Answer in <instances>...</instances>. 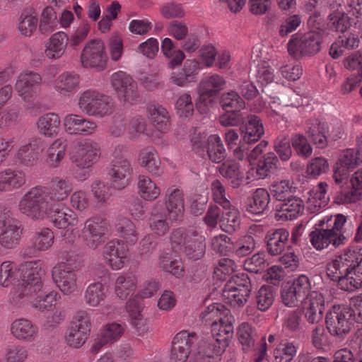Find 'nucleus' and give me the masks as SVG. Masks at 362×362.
I'll list each match as a JSON object with an SVG mask.
<instances>
[{
    "mask_svg": "<svg viewBox=\"0 0 362 362\" xmlns=\"http://www.w3.org/2000/svg\"><path fill=\"white\" fill-rule=\"evenodd\" d=\"M80 76L74 71H65L53 81V89L61 96L69 97L80 87Z\"/></svg>",
    "mask_w": 362,
    "mask_h": 362,
    "instance_id": "obj_26",
    "label": "nucleus"
},
{
    "mask_svg": "<svg viewBox=\"0 0 362 362\" xmlns=\"http://www.w3.org/2000/svg\"><path fill=\"white\" fill-rule=\"evenodd\" d=\"M327 132L326 124L319 119L310 118L306 121L305 134L317 148H325L327 146Z\"/></svg>",
    "mask_w": 362,
    "mask_h": 362,
    "instance_id": "obj_34",
    "label": "nucleus"
},
{
    "mask_svg": "<svg viewBox=\"0 0 362 362\" xmlns=\"http://www.w3.org/2000/svg\"><path fill=\"white\" fill-rule=\"evenodd\" d=\"M124 332V327L117 322L107 324L100 331L103 343L113 344L118 341Z\"/></svg>",
    "mask_w": 362,
    "mask_h": 362,
    "instance_id": "obj_60",
    "label": "nucleus"
},
{
    "mask_svg": "<svg viewBox=\"0 0 362 362\" xmlns=\"http://www.w3.org/2000/svg\"><path fill=\"white\" fill-rule=\"evenodd\" d=\"M165 210L170 219L175 221H180L183 216L185 210L182 191L175 186L168 187L165 193Z\"/></svg>",
    "mask_w": 362,
    "mask_h": 362,
    "instance_id": "obj_27",
    "label": "nucleus"
},
{
    "mask_svg": "<svg viewBox=\"0 0 362 362\" xmlns=\"http://www.w3.org/2000/svg\"><path fill=\"white\" fill-rule=\"evenodd\" d=\"M19 272V268L14 262H3L0 265V285L8 287L18 281Z\"/></svg>",
    "mask_w": 362,
    "mask_h": 362,
    "instance_id": "obj_54",
    "label": "nucleus"
},
{
    "mask_svg": "<svg viewBox=\"0 0 362 362\" xmlns=\"http://www.w3.org/2000/svg\"><path fill=\"white\" fill-rule=\"evenodd\" d=\"M68 147L67 139L64 137L56 139L46 151V163L52 167H58L64 158Z\"/></svg>",
    "mask_w": 362,
    "mask_h": 362,
    "instance_id": "obj_41",
    "label": "nucleus"
},
{
    "mask_svg": "<svg viewBox=\"0 0 362 362\" xmlns=\"http://www.w3.org/2000/svg\"><path fill=\"white\" fill-rule=\"evenodd\" d=\"M61 119L58 114L47 112L38 117L36 127L40 134L46 138L57 136L60 130Z\"/></svg>",
    "mask_w": 362,
    "mask_h": 362,
    "instance_id": "obj_33",
    "label": "nucleus"
},
{
    "mask_svg": "<svg viewBox=\"0 0 362 362\" xmlns=\"http://www.w3.org/2000/svg\"><path fill=\"white\" fill-rule=\"evenodd\" d=\"M279 159L274 152L267 153L258 161L257 175L259 179H264L277 168Z\"/></svg>",
    "mask_w": 362,
    "mask_h": 362,
    "instance_id": "obj_59",
    "label": "nucleus"
},
{
    "mask_svg": "<svg viewBox=\"0 0 362 362\" xmlns=\"http://www.w3.org/2000/svg\"><path fill=\"white\" fill-rule=\"evenodd\" d=\"M322 42L320 33L310 31L300 37L293 36L287 44L288 52L296 59L303 56H313L321 49Z\"/></svg>",
    "mask_w": 362,
    "mask_h": 362,
    "instance_id": "obj_13",
    "label": "nucleus"
},
{
    "mask_svg": "<svg viewBox=\"0 0 362 362\" xmlns=\"http://www.w3.org/2000/svg\"><path fill=\"white\" fill-rule=\"evenodd\" d=\"M244 130L243 141L247 144L255 143L264 135V128L262 119L255 115H249Z\"/></svg>",
    "mask_w": 362,
    "mask_h": 362,
    "instance_id": "obj_43",
    "label": "nucleus"
},
{
    "mask_svg": "<svg viewBox=\"0 0 362 362\" xmlns=\"http://www.w3.org/2000/svg\"><path fill=\"white\" fill-rule=\"evenodd\" d=\"M349 274L354 279H360L362 287V253L357 249H346L340 255Z\"/></svg>",
    "mask_w": 362,
    "mask_h": 362,
    "instance_id": "obj_37",
    "label": "nucleus"
},
{
    "mask_svg": "<svg viewBox=\"0 0 362 362\" xmlns=\"http://www.w3.org/2000/svg\"><path fill=\"white\" fill-rule=\"evenodd\" d=\"M346 218L342 214H337L334 220L332 216H325L319 221L317 226L310 235V241L317 250L328 248L336 249L345 244L346 237L342 233V228L346 223Z\"/></svg>",
    "mask_w": 362,
    "mask_h": 362,
    "instance_id": "obj_4",
    "label": "nucleus"
},
{
    "mask_svg": "<svg viewBox=\"0 0 362 362\" xmlns=\"http://www.w3.org/2000/svg\"><path fill=\"white\" fill-rule=\"evenodd\" d=\"M42 82V77L39 73L25 69L16 76L14 89L24 102L29 103L36 95Z\"/></svg>",
    "mask_w": 362,
    "mask_h": 362,
    "instance_id": "obj_17",
    "label": "nucleus"
},
{
    "mask_svg": "<svg viewBox=\"0 0 362 362\" xmlns=\"http://www.w3.org/2000/svg\"><path fill=\"white\" fill-rule=\"evenodd\" d=\"M108 289L100 281L90 284L86 288L83 300L90 307H98L107 297Z\"/></svg>",
    "mask_w": 362,
    "mask_h": 362,
    "instance_id": "obj_44",
    "label": "nucleus"
},
{
    "mask_svg": "<svg viewBox=\"0 0 362 362\" xmlns=\"http://www.w3.org/2000/svg\"><path fill=\"white\" fill-rule=\"evenodd\" d=\"M161 50L165 57L170 59L169 65L173 69L181 64L185 57L184 52L180 49H176L173 40L168 37L162 41Z\"/></svg>",
    "mask_w": 362,
    "mask_h": 362,
    "instance_id": "obj_56",
    "label": "nucleus"
},
{
    "mask_svg": "<svg viewBox=\"0 0 362 362\" xmlns=\"http://www.w3.org/2000/svg\"><path fill=\"white\" fill-rule=\"evenodd\" d=\"M136 187L139 195L145 201H153L160 194V189L157 184L145 175L138 176Z\"/></svg>",
    "mask_w": 362,
    "mask_h": 362,
    "instance_id": "obj_47",
    "label": "nucleus"
},
{
    "mask_svg": "<svg viewBox=\"0 0 362 362\" xmlns=\"http://www.w3.org/2000/svg\"><path fill=\"white\" fill-rule=\"evenodd\" d=\"M91 310H79L74 315L66 336L67 344L81 348L88 340L91 332Z\"/></svg>",
    "mask_w": 362,
    "mask_h": 362,
    "instance_id": "obj_9",
    "label": "nucleus"
},
{
    "mask_svg": "<svg viewBox=\"0 0 362 362\" xmlns=\"http://www.w3.org/2000/svg\"><path fill=\"white\" fill-rule=\"evenodd\" d=\"M197 340V334L183 330L173 338L170 362H186L192 344Z\"/></svg>",
    "mask_w": 362,
    "mask_h": 362,
    "instance_id": "obj_21",
    "label": "nucleus"
},
{
    "mask_svg": "<svg viewBox=\"0 0 362 362\" xmlns=\"http://www.w3.org/2000/svg\"><path fill=\"white\" fill-rule=\"evenodd\" d=\"M126 147L117 145L112 152V159L108 175L115 189L127 187L132 180L133 168L130 160L124 156Z\"/></svg>",
    "mask_w": 362,
    "mask_h": 362,
    "instance_id": "obj_8",
    "label": "nucleus"
},
{
    "mask_svg": "<svg viewBox=\"0 0 362 362\" xmlns=\"http://www.w3.org/2000/svg\"><path fill=\"white\" fill-rule=\"evenodd\" d=\"M139 161L140 165L152 175L160 177L163 174L160 168V160L156 149L146 147L139 152Z\"/></svg>",
    "mask_w": 362,
    "mask_h": 362,
    "instance_id": "obj_38",
    "label": "nucleus"
},
{
    "mask_svg": "<svg viewBox=\"0 0 362 362\" xmlns=\"http://www.w3.org/2000/svg\"><path fill=\"white\" fill-rule=\"evenodd\" d=\"M108 221L102 216H94L88 218L82 229V237L86 245L95 249L102 245L108 233Z\"/></svg>",
    "mask_w": 362,
    "mask_h": 362,
    "instance_id": "obj_15",
    "label": "nucleus"
},
{
    "mask_svg": "<svg viewBox=\"0 0 362 362\" xmlns=\"http://www.w3.org/2000/svg\"><path fill=\"white\" fill-rule=\"evenodd\" d=\"M303 211V201L298 197L293 196L276 206L275 218L282 221L293 220L301 216Z\"/></svg>",
    "mask_w": 362,
    "mask_h": 362,
    "instance_id": "obj_28",
    "label": "nucleus"
},
{
    "mask_svg": "<svg viewBox=\"0 0 362 362\" xmlns=\"http://www.w3.org/2000/svg\"><path fill=\"white\" fill-rule=\"evenodd\" d=\"M147 112L149 119L156 128L161 134L166 133L170 128V116L165 108L159 105H150Z\"/></svg>",
    "mask_w": 362,
    "mask_h": 362,
    "instance_id": "obj_40",
    "label": "nucleus"
},
{
    "mask_svg": "<svg viewBox=\"0 0 362 362\" xmlns=\"http://www.w3.org/2000/svg\"><path fill=\"white\" fill-rule=\"evenodd\" d=\"M224 84V79L218 75H213L203 80L198 87V110L206 112L213 100L212 98L223 88Z\"/></svg>",
    "mask_w": 362,
    "mask_h": 362,
    "instance_id": "obj_19",
    "label": "nucleus"
},
{
    "mask_svg": "<svg viewBox=\"0 0 362 362\" xmlns=\"http://www.w3.org/2000/svg\"><path fill=\"white\" fill-rule=\"evenodd\" d=\"M158 267L170 273L176 278H182L185 274L183 264L180 258L173 257L170 251H163L158 258Z\"/></svg>",
    "mask_w": 362,
    "mask_h": 362,
    "instance_id": "obj_42",
    "label": "nucleus"
},
{
    "mask_svg": "<svg viewBox=\"0 0 362 362\" xmlns=\"http://www.w3.org/2000/svg\"><path fill=\"white\" fill-rule=\"evenodd\" d=\"M326 274L332 281H337L339 288L344 291L351 292L361 287L360 279L349 274L340 255L327 264Z\"/></svg>",
    "mask_w": 362,
    "mask_h": 362,
    "instance_id": "obj_16",
    "label": "nucleus"
},
{
    "mask_svg": "<svg viewBox=\"0 0 362 362\" xmlns=\"http://www.w3.org/2000/svg\"><path fill=\"white\" fill-rule=\"evenodd\" d=\"M269 200V192L263 188H258L254 192L252 198L249 201L247 210L254 214H262L267 208Z\"/></svg>",
    "mask_w": 362,
    "mask_h": 362,
    "instance_id": "obj_51",
    "label": "nucleus"
},
{
    "mask_svg": "<svg viewBox=\"0 0 362 362\" xmlns=\"http://www.w3.org/2000/svg\"><path fill=\"white\" fill-rule=\"evenodd\" d=\"M115 230L127 245H134L139 238V233L135 223L127 217H122L117 221Z\"/></svg>",
    "mask_w": 362,
    "mask_h": 362,
    "instance_id": "obj_39",
    "label": "nucleus"
},
{
    "mask_svg": "<svg viewBox=\"0 0 362 362\" xmlns=\"http://www.w3.org/2000/svg\"><path fill=\"white\" fill-rule=\"evenodd\" d=\"M40 260L25 262L19 267L21 282L9 294L10 303L16 308L25 305L28 297L40 293L43 287Z\"/></svg>",
    "mask_w": 362,
    "mask_h": 362,
    "instance_id": "obj_3",
    "label": "nucleus"
},
{
    "mask_svg": "<svg viewBox=\"0 0 362 362\" xmlns=\"http://www.w3.org/2000/svg\"><path fill=\"white\" fill-rule=\"evenodd\" d=\"M72 190L73 183L69 179L56 177L49 187L37 185L26 192L18 202V210L32 220H43L50 211L51 205L66 199Z\"/></svg>",
    "mask_w": 362,
    "mask_h": 362,
    "instance_id": "obj_1",
    "label": "nucleus"
},
{
    "mask_svg": "<svg viewBox=\"0 0 362 362\" xmlns=\"http://www.w3.org/2000/svg\"><path fill=\"white\" fill-rule=\"evenodd\" d=\"M63 125L67 134L74 135L90 136L98 129V124L94 120L73 113L64 117Z\"/></svg>",
    "mask_w": 362,
    "mask_h": 362,
    "instance_id": "obj_22",
    "label": "nucleus"
},
{
    "mask_svg": "<svg viewBox=\"0 0 362 362\" xmlns=\"http://www.w3.org/2000/svg\"><path fill=\"white\" fill-rule=\"evenodd\" d=\"M107 61L105 46L102 40H93L88 42L84 47L81 62L85 68H96L104 69Z\"/></svg>",
    "mask_w": 362,
    "mask_h": 362,
    "instance_id": "obj_18",
    "label": "nucleus"
},
{
    "mask_svg": "<svg viewBox=\"0 0 362 362\" xmlns=\"http://www.w3.org/2000/svg\"><path fill=\"white\" fill-rule=\"evenodd\" d=\"M137 279L132 274H122L115 281V291L117 296L125 300L133 294L136 288Z\"/></svg>",
    "mask_w": 362,
    "mask_h": 362,
    "instance_id": "obj_48",
    "label": "nucleus"
},
{
    "mask_svg": "<svg viewBox=\"0 0 362 362\" xmlns=\"http://www.w3.org/2000/svg\"><path fill=\"white\" fill-rule=\"evenodd\" d=\"M237 335L244 351H249L255 346L257 334L249 323H241L238 327Z\"/></svg>",
    "mask_w": 362,
    "mask_h": 362,
    "instance_id": "obj_53",
    "label": "nucleus"
},
{
    "mask_svg": "<svg viewBox=\"0 0 362 362\" xmlns=\"http://www.w3.org/2000/svg\"><path fill=\"white\" fill-rule=\"evenodd\" d=\"M25 183L26 175L22 170L8 168L0 171V192L18 190Z\"/></svg>",
    "mask_w": 362,
    "mask_h": 362,
    "instance_id": "obj_31",
    "label": "nucleus"
},
{
    "mask_svg": "<svg viewBox=\"0 0 362 362\" xmlns=\"http://www.w3.org/2000/svg\"><path fill=\"white\" fill-rule=\"evenodd\" d=\"M42 139H34L28 143L21 144L13 156V163L23 166H32L42 151Z\"/></svg>",
    "mask_w": 362,
    "mask_h": 362,
    "instance_id": "obj_23",
    "label": "nucleus"
},
{
    "mask_svg": "<svg viewBox=\"0 0 362 362\" xmlns=\"http://www.w3.org/2000/svg\"><path fill=\"white\" fill-rule=\"evenodd\" d=\"M46 218H49L53 225L59 229L74 226L78 223L76 214L71 208L62 204L51 205L50 211L43 216V219Z\"/></svg>",
    "mask_w": 362,
    "mask_h": 362,
    "instance_id": "obj_24",
    "label": "nucleus"
},
{
    "mask_svg": "<svg viewBox=\"0 0 362 362\" xmlns=\"http://www.w3.org/2000/svg\"><path fill=\"white\" fill-rule=\"evenodd\" d=\"M28 356L27 349L21 344L8 345L5 349L4 359L6 362H24Z\"/></svg>",
    "mask_w": 362,
    "mask_h": 362,
    "instance_id": "obj_64",
    "label": "nucleus"
},
{
    "mask_svg": "<svg viewBox=\"0 0 362 362\" xmlns=\"http://www.w3.org/2000/svg\"><path fill=\"white\" fill-rule=\"evenodd\" d=\"M243 127L238 129H228V149H233V156L238 160H243L245 157V147L240 145L241 139L240 135L243 137Z\"/></svg>",
    "mask_w": 362,
    "mask_h": 362,
    "instance_id": "obj_52",
    "label": "nucleus"
},
{
    "mask_svg": "<svg viewBox=\"0 0 362 362\" xmlns=\"http://www.w3.org/2000/svg\"><path fill=\"white\" fill-rule=\"evenodd\" d=\"M289 233L285 228L270 230L265 236L267 250L269 255L277 256L285 250L288 241Z\"/></svg>",
    "mask_w": 362,
    "mask_h": 362,
    "instance_id": "obj_32",
    "label": "nucleus"
},
{
    "mask_svg": "<svg viewBox=\"0 0 362 362\" xmlns=\"http://www.w3.org/2000/svg\"><path fill=\"white\" fill-rule=\"evenodd\" d=\"M30 242L33 249L31 251L26 248L23 254L25 256H35L36 252H42L49 250L54 243V234L49 228H42L33 233Z\"/></svg>",
    "mask_w": 362,
    "mask_h": 362,
    "instance_id": "obj_30",
    "label": "nucleus"
},
{
    "mask_svg": "<svg viewBox=\"0 0 362 362\" xmlns=\"http://www.w3.org/2000/svg\"><path fill=\"white\" fill-rule=\"evenodd\" d=\"M77 105L83 113L96 118L110 116L115 110L112 97L93 88L81 92Z\"/></svg>",
    "mask_w": 362,
    "mask_h": 362,
    "instance_id": "obj_7",
    "label": "nucleus"
},
{
    "mask_svg": "<svg viewBox=\"0 0 362 362\" xmlns=\"http://www.w3.org/2000/svg\"><path fill=\"white\" fill-rule=\"evenodd\" d=\"M350 19L346 12L330 13L327 17L328 26L336 32L344 33L351 25Z\"/></svg>",
    "mask_w": 362,
    "mask_h": 362,
    "instance_id": "obj_62",
    "label": "nucleus"
},
{
    "mask_svg": "<svg viewBox=\"0 0 362 362\" xmlns=\"http://www.w3.org/2000/svg\"><path fill=\"white\" fill-rule=\"evenodd\" d=\"M291 141L292 147L298 156L306 159L312 156L313 147L304 134H293Z\"/></svg>",
    "mask_w": 362,
    "mask_h": 362,
    "instance_id": "obj_58",
    "label": "nucleus"
},
{
    "mask_svg": "<svg viewBox=\"0 0 362 362\" xmlns=\"http://www.w3.org/2000/svg\"><path fill=\"white\" fill-rule=\"evenodd\" d=\"M255 244L254 238L250 235L228 238V252L232 256L245 257L255 250Z\"/></svg>",
    "mask_w": 362,
    "mask_h": 362,
    "instance_id": "obj_36",
    "label": "nucleus"
},
{
    "mask_svg": "<svg viewBox=\"0 0 362 362\" xmlns=\"http://www.w3.org/2000/svg\"><path fill=\"white\" fill-rule=\"evenodd\" d=\"M193 150L202 158L207 156L214 163H219L226 156V150L217 134H194L192 138Z\"/></svg>",
    "mask_w": 362,
    "mask_h": 362,
    "instance_id": "obj_11",
    "label": "nucleus"
},
{
    "mask_svg": "<svg viewBox=\"0 0 362 362\" xmlns=\"http://www.w3.org/2000/svg\"><path fill=\"white\" fill-rule=\"evenodd\" d=\"M110 83L124 105H132L140 100L137 83L125 71L114 72L110 76Z\"/></svg>",
    "mask_w": 362,
    "mask_h": 362,
    "instance_id": "obj_12",
    "label": "nucleus"
},
{
    "mask_svg": "<svg viewBox=\"0 0 362 362\" xmlns=\"http://www.w3.org/2000/svg\"><path fill=\"white\" fill-rule=\"evenodd\" d=\"M31 298H33L32 306L40 312H44L52 310L56 303L61 299V295L56 291H52L45 295L37 293L33 296L28 297L25 303Z\"/></svg>",
    "mask_w": 362,
    "mask_h": 362,
    "instance_id": "obj_49",
    "label": "nucleus"
},
{
    "mask_svg": "<svg viewBox=\"0 0 362 362\" xmlns=\"http://www.w3.org/2000/svg\"><path fill=\"white\" fill-rule=\"evenodd\" d=\"M148 223L151 231L157 235H163L169 230L165 208L159 202L152 209Z\"/></svg>",
    "mask_w": 362,
    "mask_h": 362,
    "instance_id": "obj_35",
    "label": "nucleus"
},
{
    "mask_svg": "<svg viewBox=\"0 0 362 362\" xmlns=\"http://www.w3.org/2000/svg\"><path fill=\"white\" fill-rule=\"evenodd\" d=\"M90 188L93 197L98 203L105 205L110 202L114 189L112 185L96 180L92 182Z\"/></svg>",
    "mask_w": 362,
    "mask_h": 362,
    "instance_id": "obj_55",
    "label": "nucleus"
},
{
    "mask_svg": "<svg viewBox=\"0 0 362 362\" xmlns=\"http://www.w3.org/2000/svg\"><path fill=\"white\" fill-rule=\"evenodd\" d=\"M244 181V173L239 161L228 160V185L233 189L239 188Z\"/></svg>",
    "mask_w": 362,
    "mask_h": 362,
    "instance_id": "obj_61",
    "label": "nucleus"
},
{
    "mask_svg": "<svg viewBox=\"0 0 362 362\" xmlns=\"http://www.w3.org/2000/svg\"><path fill=\"white\" fill-rule=\"evenodd\" d=\"M11 334L19 341L28 343L34 342L39 336V328L31 320L20 317L11 324Z\"/></svg>",
    "mask_w": 362,
    "mask_h": 362,
    "instance_id": "obj_25",
    "label": "nucleus"
},
{
    "mask_svg": "<svg viewBox=\"0 0 362 362\" xmlns=\"http://www.w3.org/2000/svg\"><path fill=\"white\" fill-rule=\"evenodd\" d=\"M69 36L63 31H59L47 40L44 54L49 60H58L64 57L69 44Z\"/></svg>",
    "mask_w": 362,
    "mask_h": 362,
    "instance_id": "obj_29",
    "label": "nucleus"
},
{
    "mask_svg": "<svg viewBox=\"0 0 362 362\" xmlns=\"http://www.w3.org/2000/svg\"><path fill=\"white\" fill-rule=\"evenodd\" d=\"M226 310L224 305L214 303L209 305L200 315L202 322L211 326L212 337L216 343L202 342L198 348V354L202 358L219 355L226 349Z\"/></svg>",
    "mask_w": 362,
    "mask_h": 362,
    "instance_id": "obj_2",
    "label": "nucleus"
},
{
    "mask_svg": "<svg viewBox=\"0 0 362 362\" xmlns=\"http://www.w3.org/2000/svg\"><path fill=\"white\" fill-rule=\"evenodd\" d=\"M359 39L353 34L339 36L330 47L329 54L333 59H338L346 51L356 49L359 45Z\"/></svg>",
    "mask_w": 362,
    "mask_h": 362,
    "instance_id": "obj_46",
    "label": "nucleus"
},
{
    "mask_svg": "<svg viewBox=\"0 0 362 362\" xmlns=\"http://www.w3.org/2000/svg\"><path fill=\"white\" fill-rule=\"evenodd\" d=\"M351 313L348 307L333 306L326 315L325 322L328 332L332 336L344 338L353 326Z\"/></svg>",
    "mask_w": 362,
    "mask_h": 362,
    "instance_id": "obj_14",
    "label": "nucleus"
},
{
    "mask_svg": "<svg viewBox=\"0 0 362 362\" xmlns=\"http://www.w3.org/2000/svg\"><path fill=\"white\" fill-rule=\"evenodd\" d=\"M129 245L117 238L110 240L105 246L103 256L113 270L122 269L129 258Z\"/></svg>",
    "mask_w": 362,
    "mask_h": 362,
    "instance_id": "obj_20",
    "label": "nucleus"
},
{
    "mask_svg": "<svg viewBox=\"0 0 362 362\" xmlns=\"http://www.w3.org/2000/svg\"><path fill=\"white\" fill-rule=\"evenodd\" d=\"M38 19L33 8H27L23 10L18 24L19 33L26 37L33 35L37 28Z\"/></svg>",
    "mask_w": 362,
    "mask_h": 362,
    "instance_id": "obj_50",
    "label": "nucleus"
},
{
    "mask_svg": "<svg viewBox=\"0 0 362 362\" xmlns=\"http://www.w3.org/2000/svg\"><path fill=\"white\" fill-rule=\"evenodd\" d=\"M100 157V146L97 141L90 139L80 141L71 156L73 177L77 180H86L90 175L91 167Z\"/></svg>",
    "mask_w": 362,
    "mask_h": 362,
    "instance_id": "obj_5",
    "label": "nucleus"
},
{
    "mask_svg": "<svg viewBox=\"0 0 362 362\" xmlns=\"http://www.w3.org/2000/svg\"><path fill=\"white\" fill-rule=\"evenodd\" d=\"M0 230V240L4 248L13 249L20 244L23 231V227L20 221Z\"/></svg>",
    "mask_w": 362,
    "mask_h": 362,
    "instance_id": "obj_45",
    "label": "nucleus"
},
{
    "mask_svg": "<svg viewBox=\"0 0 362 362\" xmlns=\"http://www.w3.org/2000/svg\"><path fill=\"white\" fill-rule=\"evenodd\" d=\"M60 257L66 262H60L53 267L52 277L56 286L64 295H70L77 291V274L71 267V255L60 252Z\"/></svg>",
    "mask_w": 362,
    "mask_h": 362,
    "instance_id": "obj_10",
    "label": "nucleus"
},
{
    "mask_svg": "<svg viewBox=\"0 0 362 362\" xmlns=\"http://www.w3.org/2000/svg\"><path fill=\"white\" fill-rule=\"evenodd\" d=\"M170 241L175 252L185 254L189 259H199L205 253V237L193 230L177 228L172 232Z\"/></svg>",
    "mask_w": 362,
    "mask_h": 362,
    "instance_id": "obj_6",
    "label": "nucleus"
},
{
    "mask_svg": "<svg viewBox=\"0 0 362 362\" xmlns=\"http://www.w3.org/2000/svg\"><path fill=\"white\" fill-rule=\"evenodd\" d=\"M57 13L52 6L45 7L41 14L39 30L42 34L51 33L57 28Z\"/></svg>",
    "mask_w": 362,
    "mask_h": 362,
    "instance_id": "obj_57",
    "label": "nucleus"
},
{
    "mask_svg": "<svg viewBox=\"0 0 362 362\" xmlns=\"http://www.w3.org/2000/svg\"><path fill=\"white\" fill-rule=\"evenodd\" d=\"M224 209L217 206H211L204 217L205 223L210 228H214L219 223L221 229L226 231Z\"/></svg>",
    "mask_w": 362,
    "mask_h": 362,
    "instance_id": "obj_63",
    "label": "nucleus"
}]
</instances>
